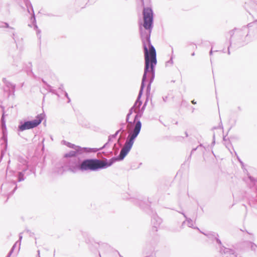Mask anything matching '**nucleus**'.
Here are the masks:
<instances>
[{"mask_svg":"<svg viewBox=\"0 0 257 257\" xmlns=\"http://www.w3.org/2000/svg\"><path fill=\"white\" fill-rule=\"evenodd\" d=\"M192 103L193 104H196V102H195V101H194V100H192Z\"/></svg>","mask_w":257,"mask_h":257,"instance_id":"423d86ee","label":"nucleus"},{"mask_svg":"<svg viewBox=\"0 0 257 257\" xmlns=\"http://www.w3.org/2000/svg\"><path fill=\"white\" fill-rule=\"evenodd\" d=\"M141 125H142L141 122L138 121L136 123L133 132L129 134L127 138L128 140L126 141L123 147L122 148L120 152L119 155V158L120 160H122L131 150L134 144V141L135 139L137 137L140 132Z\"/></svg>","mask_w":257,"mask_h":257,"instance_id":"f03ea898","label":"nucleus"},{"mask_svg":"<svg viewBox=\"0 0 257 257\" xmlns=\"http://www.w3.org/2000/svg\"><path fill=\"white\" fill-rule=\"evenodd\" d=\"M44 118V115L42 114L38 115L35 120L25 122L24 124L19 126V130L23 131L26 130L33 128L37 126L41 123Z\"/></svg>","mask_w":257,"mask_h":257,"instance_id":"39448f33","label":"nucleus"},{"mask_svg":"<svg viewBox=\"0 0 257 257\" xmlns=\"http://www.w3.org/2000/svg\"><path fill=\"white\" fill-rule=\"evenodd\" d=\"M149 44V48L144 44V53L145 60V69L144 77H145L147 72L154 73V67L157 63L156 52L154 47L151 44L150 38H147Z\"/></svg>","mask_w":257,"mask_h":257,"instance_id":"f257e3e1","label":"nucleus"},{"mask_svg":"<svg viewBox=\"0 0 257 257\" xmlns=\"http://www.w3.org/2000/svg\"><path fill=\"white\" fill-rule=\"evenodd\" d=\"M143 27L151 32L153 21V13L152 10L149 8L144 9L143 11Z\"/></svg>","mask_w":257,"mask_h":257,"instance_id":"20e7f679","label":"nucleus"},{"mask_svg":"<svg viewBox=\"0 0 257 257\" xmlns=\"http://www.w3.org/2000/svg\"><path fill=\"white\" fill-rule=\"evenodd\" d=\"M111 163H107L104 161L97 159H88L83 161L80 166L81 170L95 171L110 166Z\"/></svg>","mask_w":257,"mask_h":257,"instance_id":"7ed1b4c3","label":"nucleus"}]
</instances>
